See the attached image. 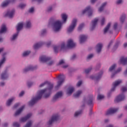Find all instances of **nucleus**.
I'll list each match as a JSON object with an SVG mask.
<instances>
[{
  "mask_svg": "<svg viewBox=\"0 0 127 127\" xmlns=\"http://www.w3.org/2000/svg\"><path fill=\"white\" fill-rule=\"evenodd\" d=\"M45 85H48L49 86V88H45V89L38 91L37 93V96L32 98L31 100L29 102V106H33L38 100H40L41 98H42L43 95H44V98H45L46 99L50 96L51 90L53 88V84H51L48 81H45L40 84L39 87L40 88H42V87H44Z\"/></svg>",
  "mask_w": 127,
  "mask_h": 127,
  "instance_id": "nucleus-1",
  "label": "nucleus"
},
{
  "mask_svg": "<svg viewBox=\"0 0 127 127\" xmlns=\"http://www.w3.org/2000/svg\"><path fill=\"white\" fill-rule=\"evenodd\" d=\"M22 27H23V22L19 23L16 26L17 33L14 34L12 37L11 38V40H14L15 38L18 36V33H19V31L22 29Z\"/></svg>",
  "mask_w": 127,
  "mask_h": 127,
  "instance_id": "nucleus-2",
  "label": "nucleus"
},
{
  "mask_svg": "<svg viewBox=\"0 0 127 127\" xmlns=\"http://www.w3.org/2000/svg\"><path fill=\"white\" fill-rule=\"evenodd\" d=\"M54 30L55 32L59 31L62 27V22L60 20L56 21L53 24Z\"/></svg>",
  "mask_w": 127,
  "mask_h": 127,
  "instance_id": "nucleus-3",
  "label": "nucleus"
},
{
  "mask_svg": "<svg viewBox=\"0 0 127 127\" xmlns=\"http://www.w3.org/2000/svg\"><path fill=\"white\" fill-rule=\"evenodd\" d=\"M76 25H77V19H73L72 21L71 24L67 29V32L68 33H70V32H72V31L74 30L75 27H76Z\"/></svg>",
  "mask_w": 127,
  "mask_h": 127,
  "instance_id": "nucleus-4",
  "label": "nucleus"
},
{
  "mask_svg": "<svg viewBox=\"0 0 127 127\" xmlns=\"http://www.w3.org/2000/svg\"><path fill=\"white\" fill-rule=\"evenodd\" d=\"M65 79L63 75H60L59 76V81L57 82V85L56 86V89H58L64 83Z\"/></svg>",
  "mask_w": 127,
  "mask_h": 127,
  "instance_id": "nucleus-5",
  "label": "nucleus"
},
{
  "mask_svg": "<svg viewBox=\"0 0 127 127\" xmlns=\"http://www.w3.org/2000/svg\"><path fill=\"white\" fill-rule=\"evenodd\" d=\"M58 120H59V115H54L52 117L51 119L49 120V122L48 123V125H49V126H50V125H52V124H53L54 122H57Z\"/></svg>",
  "mask_w": 127,
  "mask_h": 127,
  "instance_id": "nucleus-6",
  "label": "nucleus"
},
{
  "mask_svg": "<svg viewBox=\"0 0 127 127\" xmlns=\"http://www.w3.org/2000/svg\"><path fill=\"white\" fill-rule=\"evenodd\" d=\"M87 13L88 14V16H91L92 14H93V10L91 8L90 6L87 7L83 11L82 14L84 13Z\"/></svg>",
  "mask_w": 127,
  "mask_h": 127,
  "instance_id": "nucleus-7",
  "label": "nucleus"
},
{
  "mask_svg": "<svg viewBox=\"0 0 127 127\" xmlns=\"http://www.w3.org/2000/svg\"><path fill=\"white\" fill-rule=\"evenodd\" d=\"M118 111H119V108H110L107 111L106 115L109 116V115H113V114L117 113Z\"/></svg>",
  "mask_w": 127,
  "mask_h": 127,
  "instance_id": "nucleus-8",
  "label": "nucleus"
},
{
  "mask_svg": "<svg viewBox=\"0 0 127 127\" xmlns=\"http://www.w3.org/2000/svg\"><path fill=\"white\" fill-rule=\"evenodd\" d=\"M125 97L124 94H120L116 98L115 102L119 103V102H122V101H124V100H125Z\"/></svg>",
  "mask_w": 127,
  "mask_h": 127,
  "instance_id": "nucleus-9",
  "label": "nucleus"
},
{
  "mask_svg": "<svg viewBox=\"0 0 127 127\" xmlns=\"http://www.w3.org/2000/svg\"><path fill=\"white\" fill-rule=\"evenodd\" d=\"M51 58L49 57H47L45 56H42L40 57V61L43 63H45L46 62H48L50 61Z\"/></svg>",
  "mask_w": 127,
  "mask_h": 127,
  "instance_id": "nucleus-10",
  "label": "nucleus"
},
{
  "mask_svg": "<svg viewBox=\"0 0 127 127\" xmlns=\"http://www.w3.org/2000/svg\"><path fill=\"white\" fill-rule=\"evenodd\" d=\"M63 93L62 91H60L58 92L53 97V102H55V101H57L59 98H61L63 96Z\"/></svg>",
  "mask_w": 127,
  "mask_h": 127,
  "instance_id": "nucleus-11",
  "label": "nucleus"
},
{
  "mask_svg": "<svg viewBox=\"0 0 127 127\" xmlns=\"http://www.w3.org/2000/svg\"><path fill=\"white\" fill-rule=\"evenodd\" d=\"M121 83H122V80H117L115 82H114L113 83V87L112 88L111 91L114 92V91L116 90L117 86H119V85H120Z\"/></svg>",
  "mask_w": 127,
  "mask_h": 127,
  "instance_id": "nucleus-12",
  "label": "nucleus"
},
{
  "mask_svg": "<svg viewBox=\"0 0 127 127\" xmlns=\"http://www.w3.org/2000/svg\"><path fill=\"white\" fill-rule=\"evenodd\" d=\"M67 46L68 48H73V47L76 46V44L73 42L72 39H69L67 41Z\"/></svg>",
  "mask_w": 127,
  "mask_h": 127,
  "instance_id": "nucleus-13",
  "label": "nucleus"
},
{
  "mask_svg": "<svg viewBox=\"0 0 127 127\" xmlns=\"http://www.w3.org/2000/svg\"><path fill=\"white\" fill-rule=\"evenodd\" d=\"M60 65H61L62 67L64 69H66V68H67L68 67V64H66L65 61L64 60H61L59 62L58 65L59 66Z\"/></svg>",
  "mask_w": 127,
  "mask_h": 127,
  "instance_id": "nucleus-14",
  "label": "nucleus"
},
{
  "mask_svg": "<svg viewBox=\"0 0 127 127\" xmlns=\"http://www.w3.org/2000/svg\"><path fill=\"white\" fill-rule=\"evenodd\" d=\"M32 116L31 113L28 114L26 117H23L20 119V123H24V122H26L28 119L30 118V117Z\"/></svg>",
  "mask_w": 127,
  "mask_h": 127,
  "instance_id": "nucleus-15",
  "label": "nucleus"
},
{
  "mask_svg": "<svg viewBox=\"0 0 127 127\" xmlns=\"http://www.w3.org/2000/svg\"><path fill=\"white\" fill-rule=\"evenodd\" d=\"M98 21H99V19L96 18L95 19H94V20H93L91 22L92 23V26L91 27V30H93L96 27V25H97V23L98 22Z\"/></svg>",
  "mask_w": 127,
  "mask_h": 127,
  "instance_id": "nucleus-16",
  "label": "nucleus"
},
{
  "mask_svg": "<svg viewBox=\"0 0 127 127\" xmlns=\"http://www.w3.org/2000/svg\"><path fill=\"white\" fill-rule=\"evenodd\" d=\"M13 14H14V10H12L10 12H7V13L5 14L4 16H8V17H9V18H11V17H13Z\"/></svg>",
  "mask_w": 127,
  "mask_h": 127,
  "instance_id": "nucleus-17",
  "label": "nucleus"
},
{
  "mask_svg": "<svg viewBox=\"0 0 127 127\" xmlns=\"http://www.w3.org/2000/svg\"><path fill=\"white\" fill-rule=\"evenodd\" d=\"M8 78V74H7V71L5 70L1 75V79L2 80H5Z\"/></svg>",
  "mask_w": 127,
  "mask_h": 127,
  "instance_id": "nucleus-18",
  "label": "nucleus"
},
{
  "mask_svg": "<svg viewBox=\"0 0 127 127\" xmlns=\"http://www.w3.org/2000/svg\"><path fill=\"white\" fill-rule=\"evenodd\" d=\"M87 38H88V37H87V36L86 35H80V40H79L80 43H83V42H85Z\"/></svg>",
  "mask_w": 127,
  "mask_h": 127,
  "instance_id": "nucleus-19",
  "label": "nucleus"
},
{
  "mask_svg": "<svg viewBox=\"0 0 127 127\" xmlns=\"http://www.w3.org/2000/svg\"><path fill=\"white\" fill-rule=\"evenodd\" d=\"M35 69H36V67L30 65L24 69V73H26V72H28V71H33V70H35Z\"/></svg>",
  "mask_w": 127,
  "mask_h": 127,
  "instance_id": "nucleus-20",
  "label": "nucleus"
},
{
  "mask_svg": "<svg viewBox=\"0 0 127 127\" xmlns=\"http://www.w3.org/2000/svg\"><path fill=\"white\" fill-rule=\"evenodd\" d=\"M11 1H12L10 0H6L2 3L1 5L2 7H5V6H7V5H8V4L10 3Z\"/></svg>",
  "mask_w": 127,
  "mask_h": 127,
  "instance_id": "nucleus-21",
  "label": "nucleus"
},
{
  "mask_svg": "<svg viewBox=\"0 0 127 127\" xmlns=\"http://www.w3.org/2000/svg\"><path fill=\"white\" fill-rule=\"evenodd\" d=\"M102 48H103V44H98L96 46V51L97 53H100L102 51Z\"/></svg>",
  "mask_w": 127,
  "mask_h": 127,
  "instance_id": "nucleus-22",
  "label": "nucleus"
},
{
  "mask_svg": "<svg viewBox=\"0 0 127 127\" xmlns=\"http://www.w3.org/2000/svg\"><path fill=\"white\" fill-rule=\"evenodd\" d=\"M75 90V89L73 87H70L68 88V90L67 92V95H68V96H70V95L72 94V93H73V92H74V91Z\"/></svg>",
  "mask_w": 127,
  "mask_h": 127,
  "instance_id": "nucleus-23",
  "label": "nucleus"
},
{
  "mask_svg": "<svg viewBox=\"0 0 127 127\" xmlns=\"http://www.w3.org/2000/svg\"><path fill=\"white\" fill-rule=\"evenodd\" d=\"M102 75H103V71H101L99 75H98L97 76L95 77L93 76H90L91 79H96V81H98V80H99L102 77Z\"/></svg>",
  "mask_w": 127,
  "mask_h": 127,
  "instance_id": "nucleus-24",
  "label": "nucleus"
},
{
  "mask_svg": "<svg viewBox=\"0 0 127 127\" xmlns=\"http://www.w3.org/2000/svg\"><path fill=\"white\" fill-rule=\"evenodd\" d=\"M23 109H24V106H22L18 110H17L14 114L15 117L16 116H18V115L21 113V112L23 111Z\"/></svg>",
  "mask_w": 127,
  "mask_h": 127,
  "instance_id": "nucleus-25",
  "label": "nucleus"
},
{
  "mask_svg": "<svg viewBox=\"0 0 127 127\" xmlns=\"http://www.w3.org/2000/svg\"><path fill=\"white\" fill-rule=\"evenodd\" d=\"M6 32V26L4 24H2L1 27V29L0 30V33H4Z\"/></svg>",
  "mask_w": 127,
  "mask_h": 127,
  "instance_id": "nucleus-26",
  "label": "nucleus"
},
{
  "mask_svg": "<svg viewBox=\"0 0 127 127\" xmlns=\"http://www.w3.org/2000/svg\"><path fill=\"white\" fill-rule=\"evenodd\" d=\"M89 100L88 102V106H93V95H91L89 96Z\"/></svg>",
  "mask_w": 127,
  "mask_h": 127,
  "instance_id": "nucleus-27",
  "label": "nucleus"
},
{
  "mask_svg": "<svg viewBox=\"0 0 127 127\" xmlns=\"http://www.w3.org/2000/svg\"><path fill=\"white\" fill-rule=\"evenodd\" d=\"M43 45V43H39L35 44L34 45V49H38L40 47H41Z\"/></svg>",
  "mask_w": 127,
  "mask_h": 127,
  "instance_id": "nucleus-28",
  "label": "nucleus"
},
{
  "mask_svg": "<svg viewBox=\"0 0 127 127\" xmlns=\"http://www.w3.org/2000/svg\"><path fill=\"white\" fill-rule=\"evenodd\" d=\"M5 55H6V53H4L2 55V59L0 61V66H1V65H2V64H3V63H4V62H5V57H4V56H5Z\"/></svg>",
  "mask_w": 127,
  "mask_h": 127,
  "instance_id": "nucleus-29",
  "label": "nucleus"
},
{
  "mask_svg": "<svg viewBox=\"0 0 127 127\" xmlns=\"http://www.w3.org/2000/svg\"><path fill=\"white\" fill-rule=\"evenodd\" d=\"M106 5L107 2L103 3L101 6L99 8L98 11H99V12H102V11L104 10V7H105V6H106Z\"/></svg>",
  "mask_w": 127,
  "mask_h": 127,
  "instance_id": "nucleus-30",
  "label": "nucleus"
},
{
  "mask_svg": "<svg viewBox=\"0 0 127 127\" xmlns=\"http://www.w3.org/2000/svg\"><path fill=\"white\" fill-rule=\"evenodd\" d=\"M111 26V23H109L106 28L104 29V33H107L108 32V30L110 29Z\"/></svg>",
  "mask_w": 127,
  "mask_h": 127,
  "instance_id": "nucleus-31",
  "label": "nucleus"
},
{
  "mask_svg": "<svg viewBox=\"0 0 127 127\" xmlns=\"http://www.w3.org/2000/svg\"><path fill=\"white\" fill-rule=\"evenodd\" d=\"M13 100H14V98H12L9 100H8V101H7L6 105V106H7L8 107L10 106V104H11V103H12V101H13Z\"/></svg>",
  "mask_w": 127,
  "mask_h": 127,
  "instance_id": "nucleus-32",
  "label": "nucleus"
},
{
  "mask_svg": "<svg viewBox=\"0 0 127 127\" xmlns=\"http://www.w3.org/2000/svg\"><path fill=\"white\" fill-rule=\"evenodd\" d=\"M125 19H126V14H124L120 17V21L121 23H124Z\"/></svg>",
  "mask_w": 127,
  "mask_h": 127,
  "instance_id": "nucleus-33",
  "label": "nucleus"
},
{
  "mask_svg": "<svg viewBox=\"0 0 127 127\" xmlns=\"http://www.w3.org/2000/svg\"><path fill=\"white\" fill-rule=\"evenodd\" d=\"M67 15L66 14H62V18L63 20H64V22H66L67 21Z\"/></svg>",
  "mask_w": 127,
  "mask_h": 127,
  "instance_id": "nucleus-34",
  "label": "nucleus"
},
{
  "mask_svg": "<svg viewBox=\"0 0 127 127\" xmlns=\"http://www.w3.org/2000/svg\"><path fill=\"white\" fill-rule=\"evenodd\" d=\"M82 94V91H77L75 94H73V96L74 98H78L80 95Z\"/></svg>",
  "mask_w": 127,
  "mask_h": 127,
  "instance_id": "nucleus-35",
  "label": "nucleus"
},
{
  "mask_svg": "<svg viewBox=\"0 0 127 127\" xmlns=\"http://www.w3.org/2000/svg\"><path fill=\"white\" fill-rule=\"evenodd\" d=\"M29 54H30V51L24 52L23 53V57H26V56H28V55H29Z\"/></svg>",
  "mask_w": 127,
  "mask_h": 127,
  "instance_id": "nucleus-36",
  "label": "nucleus"
},
{
  "mask_svg": "<svg viewBox=\"0 0 127 127\" xmlns=\"http://www.w3.org/2000/svg\"><path fill=\"white\" fill-rule=\"evenodd\" d=\"M26 28H30V27H31V23L30 21H27L26 24Z\"/></svg>",
  "mask_w": 127,
  "mask_h": 127,
  "instance_id": "nucleus-37",
  "label": "nucleus"
},
{
  "mask_svg": "<svg viewBox=\"0 0 127 127\" xmlns=\"http://www.w3.org/2000/svg\"><path fill=\"white\" fill-rule=\"evenodd\" d=\"M82 114V110H80L79 111H77L74 114V117H78V116H80Z\"/></svg>",
  "mask_w": 127,
  "mask_h": 127,
  "instance_id": "nucleus-38",
  "label": "nucleus"
},
{
  "mask_svg": "<svg viewBox=\"0 0 127 127\" xmlns=\"http://www.w3.org/2000/svg\"><path fill=\"white\" fill-rule=\"evenodd\" d=\"M116 64H113V65H112L110 68H109V71L110 72H112V71H113V70H115V68H116Z\"/></svg>",
  "mask_w": 127,
  "mask_h": 127,
  "instance_id": "nucleus-39",
  "label": "nucleus"
},
{
  "mask_svg": "<svg viewBox=\"0 0 127 127\" xmlns=\"http://www.w3.org/2000/svg\"><path fill=\"white\" fill-rule=\"evenodd\" d=\"M84 26H85V24H84V23L81 24L79 26V27H78V31L81 30H82V28H83Z\"/></svg>",
  "mask_w": 127,
  "mask_h": 127,
  "instance_id": "nucleus-40",
  "label": "nucleus"
},
{
  "mask_svg": "<svg viewBox=\"0 0 127 127\" xmlns=\"http://www.w3.org/2000/svg\"><path fill=\"white\" fill-rule=\"evenodd\" d=\"M104 98H105V96H104V95L99 94L97 96V100H102V99H104Z\"/></svg>",
  "mask_w": 127,
  "mask_h": 127,
  "instance_id": "nucleus-41",
  "label": "nucleus"
},
{
  "mask_svg": "<svg viewBox=\"0 0 127 127\" xmlns=\"http://www.w3.org/2000/svg\"><path fill=\"white\" fill-rule=\"evenodd\" d=\"M59 49V46H55L54 47V52H55V53H57V52H58Z\"/></svg>",
  "mask_w": 127,
  "mask_h": 127,
  "instance_id": "nucleus-42",
  "label": "nucleus"
},
{
  "mask_svg": "<svg viewBox=\"0 0 127 127\" xmlns=\"http://www.w3.org/2000/svg\"><path fill=\"white\" fill-rule=\"evenodd\" d=\"M26 5L25 4L21 3L19 5V7H20V8H21V9L24 8V7H25Z\"/></svg>",
  "mask_w": 127,
  "mask_h": 127,
  "instance_id": "nucleus-43",
  "label": "nucleus"
},
{
  "mask_svg": "<svg viewBox=\"0 0 127 127\" xmlns=\"http://www.w3.org/2000/svg\"><path fill=\"white\" fill-rule=\"evenodd\" d=\"M91 70H92V68L90 67L88 69H86L85 70V73H86V74H88V73L91 72Z\"/></svg>",
  "mask_w": 127,
  "mask_h": 127,
  "instance_id": "nucleus-44",
  "label": "nucleus"
},
{
  "mask_svg": "<svg viewBox=\"0 0 127 127\" xmlns=\"http://www.w3.org/2000/svg\"><path fill=\"white\" fill-rule=\"evenodd\" d=\"M65 43L63 42L62 43L61 47V49L62 50V49H65Z\"/></svg>",
  "mask_w": 127,
  "mask_h": 127,
  "instance_id": "nucleus-45",
  "label": "nucleus"
},
{
  "mask_svg": "<svg viewBox=\"0 0 127 127\" xmlns=\"http://www.w3.org/2000/svg\"><path fill=\"white\" fill-rule=\"evenodd\" d=\"M13 126L14 127H19V124H18L17 123H14L13 124Z\"/></svg>",
  "mask_w": 127,
  "mask_h": 127,
  "instance_id": "nucleus-46",
  "label": "nucleus"
},
{
  "mask_svg": "<svg viewBox=\"0 0 127 127\" xmlns=\"http://www.w3.org/2000/svg\"><path fill=\"white\" fill-rule=\"evenodd\" d=\"M121 90H122V92H127V87H123L122 88V89H121Z\"/></svg>",
  "mask_w": 127,
  "mask_h": 127,
  "instance_id": "nucleus-47",
  "label": "nucleus"
},
{
  "mask_svg": "<svg viewBox=\"0 0 127 127\" xmlns=\"http://www.w3.org/2000/svg\"><path fill=\"white\" fill-rule=\"evenodd\" d=\"M93 57H94L93 54H90L88 55V56L87 57V59H91V58H93Z\"/></svg>",
  "mask_w": 127,
  "mask_h": 127,
  "instance_id": "nucleus-48",
  "label": "nucleus"
},
{
  "mask_svg": "<svg viewBox=\"0 0 127 127\" xmlns=\"http://www.w3.org/2000/svg\"><path fill=\"white\" fill-rule=\"evenodd\" d=\"M46 33V30L44 29L41 32V35H44V34H45Z\"/></svg>",
  "mask_w": 127,
  "mask_h": 127,
  "instance_id": "nucleus-49",
  "label": "nucleus"
},
{
  "mask_svg": "<svg viewBox=\"0 0 127 127\" xmlns=\"http://www.w3.org/2000/svg\"><path fill=\"white\" fill-rule=\"evenodd\" d=\"M104 24H105V18L103 17L101 20V25H104Z\"/></svg>",
  "mask_w": 127,
  "mask_h": 127,
  "instance_id": "nucleus-50",
  "label": "nucleus"
},
{
  "mask_svg": "<svg viewBox=\"0 0 127 127\" xmlns=\"http://www.w3.org/2000/svg\"><path fill=\"white\" fill-rule=\"evenodd\" d=\"M34 11V8L33 7H31L29 10V12L32 13V12H33Z\"/></svg>",
  "mask_w": 127,
  "mask_h": 127,
  "instance_id": "nucleus-51",
  "label": "nucleus"
},
{
  "mask_svg": "<svg viewBox=\"0 0 127 127\" xmlns=\"http://www.w3.org/2000/svg\"><path fill=\"white\" fill-rule=\"evenodd\" d=\"M81 85H82V81H79L77 83L76 86H77V87H80L81 86Z\"/></svg>",
  "mask_w": 127,
  "mask_h": 127,
  "instance_id": "nucleus-52",
  "label": "nucleus"
},
{
  "mask_svg": "<svg viewBox=\"0 0 127 127\" xmlns=\"http://www.w3.org/2000/svg\"><path fill=\"white\" fill-rule=\"evenodd\" d=\"M114 29H117V28H118V23H115L114 25Z\"/></svg>",
  "mask_w": 127,
  "mask_h": 127,
  "instance_id": "nucleus-53",
  "label": "nucleus"
},
{
  "mask_svg": "<svg viewBox=\"0 0 127 127\" xmlns=\"http://www.w3.org/2000/svg\"><path fill=\"white\" fill-rule=\"evenodd\" d=\"M123 2V0H118L116 2L117 4H120V3H122Z\"/></svg>",
  "mask_w": 127,
  "mask_h": 127,
  "instance_id": "nucleus-54",
  "label": "nucleus"
},
{
  "mask_svg": "<svg viewBox=\"0 0 127 127\" xmlns=\"http://www.w3.org/2000/svg\"><path fill=\"white\" fill-rule=\"evenodd\" d=\"M24 95V91H22L19 94V97H22Z\"/></svg>",
  "mask_w": 127,
  "mask_h": 127,
  "instance_id": "nucleus-55",
  "label": "nucleus"
},
{
  "mask_svg": "<svg viewBox=\"0 0 127 127\" xmlns=\"http://www.w3.org/2000/svg\"><path fill=\"white\" fill-rule=\"evenodd\" d=\"M122 71V68H119L117 69V70L115 72V74H117V73H119V72H121Z\"/></svg>",
  "mask_w": 127,
  "mask_h": 127,
  "instance_id": "nucleus-56",
  "label": "nucleus"
},
{
  "mask_svg": "<svg viewBox=\"0 0 127 127\" xmlns=\"http://www.w3.org/2000/svg\"><path fill=\"white\" fill-rule=\"evenodd\" d=\"M19 105H20L19 103H17V104H15L13 107L14 109H16V108H17V107H18V106H19Z\"/></svg>",
  "mask_w": 127,
  "mask_h": 127,
  "instance_id": "nucleus-57",
  "label": "nucleus"
},
{
  "mask_svg": "<svg viewBox=\"0 0 127 127\" xmlns=\"http://www.w3.org/2000/svg\"><path fill=\"white\" fill-rule=\"evenodd\" d=\"M47 10H48V12H50V11H51V10H52V6L49 7Z\"/></svg>",
  "mask_w": 127,
  "mask_h": 127,
  "instance_id": "nucleus-58",
  "label": "nucleus"
},
{
  "mask_svg": "<svg viewBox=\"0 0 127 127\" xmlns=\"http://www.w3.org/2000/svg\"><path fill=\"white\" fill-rule=\"evenodd\" d=\"M76 58V55H73L71 58V60H74Z\"/></svg>",
  "mask_w": 127,
  "mask_h": 127,
  "instance_id": "nucleus-59",
  "label": "nucleus"
},
{
  "mask_svg": "<svg viewBox=\"0 0 127 127\" xmlns=\"http://www.w3.org/2000/svg\"><path fill=\"white\" fill-rule=\"evenodd\" d=\"M112 44H113V41H111L109 43V45H108V48H110V47L111 46V45H112Z\"/></svg>",
  "mask_w": 127,
  "mask_h": 127,
  "instance_id": "nucleus-60",
  "label": "nucleus"
},
{
  "mask_svg": "<svg viewBox=\"0 0 127 127\" xmlns=\"http://www.w3.org/2000/svg\"><path fill=\"white\" fill-rule=\"evenodd\" d=\"M32 82H28V87H31V86H32Z\"/></svg>",
  "mask_w": 127,
  "mask_h": 127,
  "instance_id": "nucleus-61",
  "label": "nucleus"
},
{
  "mask_svg": "<svg viewBox=\"0 0 127 127\" xmlns=\"http://www.w3.org/2000/svg\"><path fill=\"white\" fill-rule=\"evenodd\" d=\"M46 45H47V47H49V46H50V45H51V42H49L47 43Z\"/></svg>",
  "mask_w": 127,
  "mask_h": 127,
  "instance_id": "nucleus-62",
  "label": "nucleus"
},
{
  "mask_svg": "<svg viewBox=\"0 0 127 127\" xmlns=\"http://www.w3.org/2000/svg\"><path fill=\"white\" fill-rule=\"evenodd\" d=\"M53 63H54V62H53V61H51V62H50L48 63V65H52V64H53Z\"/></svg>",
  "mask_w": 127,
  "mask_h": 127,
  "instance_id": "nucleus-63",
  "label": "nucleus"
},
{
  "mask_svg": "<svg viewBox=\"0 0 127 127\" xmlns=\"http://www.w3.org/2000/svg\"><path fill=\"white\" fill-rule=\"evenodd\" d=\"M96 0H91V3H95V2H96Z\"/></svg>",
  "mask_w": 127,
  "mask_h": 127,
  "instance_id": "nucleus-64",
  "label": "nucleus"
}]
</instances>
